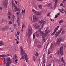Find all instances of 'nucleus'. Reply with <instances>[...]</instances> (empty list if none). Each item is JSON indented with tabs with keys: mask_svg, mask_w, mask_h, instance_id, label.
Instances as JSON below:
<instances>
[{
	"mask_svg": "<svg viewBox=\"0 0 66 66\" xmlns=\"http://www.w3.org/2000/svg\"><path fill=\"white\" fill-rule=\"evenodd\" d=\"M32 33V28L31 26H29L28 27V35L29 36H31Z\"/></svg>",
	"mask_w": 66,
	"mask_h": 66,
	"instance_id": "nucleus-3",
	"label": "nucleus"
},
{
	"mask_svg": "<svg viewBox=\"0 0 66 66\" xmlns=\"http://www.w3.org/2000/svg\"><path fill=\"white\" fill-rule=\"evenodd\" d=\"M38 52H36L35 54V56H38Z\"/></svg>",
	"mask_w": 66,
	"mask_h": 66,
	"instance_id": "nucleus-31",
	"label": "nucleus"
},
{
	"mask_svg": "<svg viewBox=\"0 0 66 66\" xmlns=\"http://www.w3.org/2000/svg\"><path fill=\"white\" fill-rule=\"evenodd\" d=\"M16 43L17 44H19V41H17L16 42Z\"/></svg>",
	"mask_w": 66,
	"mask_h": 66,
	"instance_id": "nucleus-55",
	"label": "nucleus"
},
{
	"mask_svg": "<svg viewBox=\"0 0 66 66\" xmlns=\"http://www.w3.org/2000/svg\"><path fill=\"white\" fill-rule=\"evenodd\" d=\"M42 60L43 61V64H45V56H44V55L43 56Z\"/></svg>",
	"mask_w": 66,
	"mask_h": 66,
	"instance_id": "nucleus-14",
	"label": "nucleus"
},
{
	"mask_svg": "<svg viewBox=\"0 0 66 66\" xmlns=\"http://www.w3.org/2000/svg\"><path fill=\"white\" fill-rule=\"evenodd\" d=\"M60 12H61V13H64L65 12V10L63 9H61V10H60Z\"/></svg>",
	"mask_w": 66,
	"mask_h": 66,
	"instance_id": "nucleus-22",
	"label": "nucleus"
},
{
	"mask_svg": "<svg viewBox=\"0 0 66 66\" xmlns=\"http://www.w3.org/2000/svg\"><path fill=\"white\" fill-rule=\"evenodd\" d=\"M12 7H14V9H15V11L16 12V11H18V12L19 10H20V9L19 8H17V7H16L15 5V4H14L13 2L12 3Z\"/></svg>",
	"mask_w": 66,
	"mask_h": 66,
	"instance_id": "nucleus-2",
	"label": "nucleus"
},
{
	"mask_svg": "<svg viewBox=\"0 0 66 66\" xmlns=\"http://www.w3.org/2000/svg\"><path fill=\"white\" fill-rule=\"evenodd\" d=\"M16 38H17L18 39H19V36H16Z\"/></svg>",
	"mask_w": 66,
	"mask_h": 66,
	"instance_id": "nucleus-52",
	"label": "nucleus"
},
{
	"mask_svg": "<svg viewBox=\"0 0 66 66\" xmlns=\"http://www.w3.org/2000/svg\"><path fill=\"white\" fill-rule=\"evenodd\" d=\"M50 7V9H53V7L51 5Z\"/></svg>",
	"mask_w": 66,
	"mask_h": 66,
	"instance_id": "nucleus-49",
	"label": "nucleus"
},
{
	"mask_svg": "<svg viewBox=\"0 0 66 66\" xmlns=\"http://www.w3.org/2000/svg\"><path fill=\"white\" fill-rule=\"evenodd\" d=\"M12 18H13V19H15V16L14 15H13L12 16Z\"/></svg>",
	"mask_w": 66,
	"mask_h": 66,
	"instance_id": "nucleus-51",
	"label": "nucleus"
},
{
	"mask_svg": "<svg viewBox=\"0 0 66 66\" xmlns=\"http://www.w3.org/2000/svg\"><path fill=\"white\" fill-rule=\"evenodd\" d=\"M55 62H56L57 63H60V60L59 59H56L55 61Z\"/></svg>",
	"mask_w": 66,
	"mask_h": 66,
	"instance_id": "nucleus-20",
	"label": "nucleus"
},
{
	"mask_svg": "<svg viewBox=\"0 0 66 66\" xmlns=\"http://www.w3.org/2000/svg\"><path fill=\"white\" fill-rule=\"evenodd\" d=\"M32 11L33 12H34V13H37V11H35V10H34V9H32Z\"/></svg>",
	"mask_w": 66,
	"mask_h": 66,
	"instance_id": "nucleus-25",
	"label": "nucleus"
},
{
	"mask_svg": "<svg viewBox=\"0 0 66 66\" xmlns=\"http://www.w3.org/2000/svg\"><path fill=\"white\" fill-rule=\"evenodd\" d=\"M52 57V55L51 54L50 55V56H48V58L49 59H50V58H51Z\"/></svg>",
	"mask_w": 66,
	"mask_h": 66,
	"instance_id": "nucleus-42",
	"label": "nucleus"
},
{
	"mask_svg": "<svg viewBox=\"0 0 66 66\" xmlns=\"http://www.w3.org/2000/svg\"><path fill=\"white\" fill-rule=\"evenodd\" d=\"M17 61H18V59H16L15 60V62H17Z\"/></svg>",
	"mask_w": 66,
	"mask_h": 66,
	"instance_id": "nucleus-60",
	"label": "nucleus"
},
{
	"mask_svg": "<svg viewBox=\"0 0 66 66\" xmlns=\"http://www.w3.org/2000/svg\"><path fill=\"white\" fill-rule=\"evenodd\" d=\"M32 16H30L29 17V19L31 20H32Z\"/></svg>",
	"mask_w": 66,
	"mask_h": 66,
	"instance_id": "nucleus-45",
	"label": "nucleus"
},
{
	"mask_svg": "<svg viewBox=\"0 0 66 66\" xmlns=\"http://www.w3.org/2000/svg\"><path fill=\"white\" fill-rule=\"evenodd\" d=\"M39 23H42V25L41 26V28H43V27H44V26L45 25V24L46 23V21H44L43 20H41L40 21H39Z\"/></svg>",
	"mask_w": 66,
	"mask_h": 66,
	"instance_id": "nucleus-7",
	"label": "nucleus"
},
{
	"mask_svg": "<svg viewBox=\"0 0 66 66\" xmlns=\"http://www.w3.org/2000/svg\"><path fill=\"white\" fill-rule=\"evenodd\" d=\"M25 26V25H24V24H23L22 25V28L23 29V28Z\"/></svg>",
	"mask_w": 66,
	"mask_h": 66,
	"instance_id": "nucleus-44",
	"label": "nucleus"
},
{
	"mask_svg": "<svg viewBox=\"0 0 66 66\" xmlns=\"http://www.w3.org/2000/svg\"><path fill=\"white\" fill-rule=\"evenodd\" d=\"M8 19H10L11 18V16H8Z\"/></svg>",
	"mask_w": 66,
	"mask_h": 66,
	"instance_id": "nucleus-56",
	"label": "nucleus"
},
{
	"mask_svg": "<svg viewBox=\"0 0 66 66\" xmlns=\"http://www.w3.org/2000/svg\"><path fill=\"white\" fill-rule=\"evenodd\" d=\"M58 17V16L57 15H56L55 16V18H56Z\"/></svg>",
	"mask_w": 66,
	"mask_h": 66,
	"instance_id": "nucleus-54",
	"label": "nucleus"
},
{
	"mask_svg": "<svg viewBox=\"0 0 66 66\" xmlns=\"http://www.w3.org/2000/svg\"><path fill=\"white\" fill-rule=\"evenodd\" d=\"M20 19L19 18H18L17 19V22H20Z\"/></svg>",
	"mask_w": 66,
	"mask_h": 66,
	"instance_id": "nucleus-37",
	"label": "nucleus"
},
{
	"mask_svg": "<svg viewBox=\"0 0 66 66\" xmlns=\"http://www.w3.org/2000/svg\"><path fill=\"white\" fill-rule=\"evenodd\" d=\"M61 61L62 63H65V61L64 60V59H63V58H62L61 59Z\"/></svg>",
	"mask_w": 66,
	"mask_h": 66,
	"instance_id": "nucleus-28",
	"label": "nucleus"
},
{
	"mask_svg": "<svg viewBox=\"0 0 66 66\" xmlns=\"http://www.w3.org/2000/svg\"><path fill=\"white\" fill-rule=\"evenodd\" d=\"M42 27H41V28H39L38 30L39 32H40L41 31V29H42V28H41Z\"/></svg>",
	"mask_w": 66,
	"mask_h": 66,
	"instance_id": "nucleus-43",
	"label": "nucleus"
},
{
	"mask_svg": "<svg viewBox=\"0 0 66 66\" xmlns=\"http://www.w3.org/2000/svg\"><path fill=\"white\" fill-rule=\"evenodd\" d=\"M11 64V62L9 61H7L6 63V66H9V65H10Z\"/></svg>",
	"mask_w": 66,
	"mask_h": 66,
	"instance_id": "nucleus-13",
	"label": "nucleus"
},
{
	"mask_svg": "<svg viewBox=\"0 0 66 66\" xmlns=\"http://www.w3.org/2000/svg\"><path fill=\"white\" fill-rule=\"evenodd\" d=\"M5 22V21L4 20V19H3L1 20V23H3V22Z\"/></svg>",
	"mask_w": 66,
	"mask_h": 66,
	"instance_id": "nucleus-21",
	"label": "nucleus"
},
{
	"mask_svg": "<svg viewBox=\"0 0 66 66\" xmlns=\"http://www.w3.org/2000/svg\"><path fill=\"white\" fill-rule=\"evenodd\" d=\"M21 58L22 59H23V60H24V57L23 56H22L21 57Z\"/></svg>",
	"mask_w": 66,
	"mask_h": 66,
	"instance_id": "nucleus-50",
	"label": "nucleus"
},
{
	"mask_svg": "<svg viewBox=\"0 0 66 66\" xmlns=\"http://www.w3.org/2000/svg\"><path fill=\"white\" fill-rule=\"evenodd\" d=\"M17 27V25L16 24H14V27Z\"/></svg>",
	"mask_w": 66,
	"mask_h": 66,
	"instance_id": "nucleus-61",
	"label": "nucleus"
},
{
	"mask_svg": "<svg viewBox=\"0 0 66 66\" xmlns=\"http://www.w3.org/2000/svg\"><path fill=\"white\" fill-rule=\"evenodd\" d=\"M16 14H17V15H19V12H17L16 13Z\"/></svg>",
	"mask_w": 66,
	"mask_h": 66,
	"instance_id": "nucleus-57",
	"label": "nucleus"
},
{
	"mask_svg": "<svg viewBox=\"0 0 66 66\" xmlns=\"http://www.w3.org/2000/svg\"><path fill=\"white\" fill-rule=\"evenodd\" d=\"M45 36H43L42 37V38L43 39V40H42V41L43 43H44L45 42Z\"/></svg>",
	"mask_w": 66,
	"mask_h": 66,
	"instance_id": "nucleus-17",
	"label": "nucleus"
},
{
	"mask_svg": "<svg viewBox=\"0 0 66 66\" xmlns=\"http://www.w3.org/2000/svg\"><path fill=\"white\" fill-rule=\"evenodd\" d=\"M62 40V38H60L57 40V43H60L61 42V41Z\"/></svg>",
	"mask_w": 66,
	"mask_h": 66,
	"instance_id": "nucleus-18",
	"label": "nucleus"
},
{
	"mask_svg": "<svg viewBox=\"0 0 66 66\" xmlns=\"http://www.w3.org/2000/svg\"><path fill=\"white\" fill-rule=\"evenodd\" d=\"M0 57H2V60L4 62L3 64V65H5L6 64V60H5V57L4 56V55H0Z\"/></svg>",
	"mask_w": 66,
	"mask_h": 66,
	"instance_id": "nucleus-5",
	"label": "nucleus"
},
{
	"mask_svg": "<svg viewBox=\"0 0 66 66\" xmlns=\"http://www.w3.org/2000/svg\"><path fill=\"white\" fill-rule=\"evenodd\" d=\"M60 51H57L56 54L57 55H60Z\"/></svg>",
	"mask_w": 66,
	"mask_h": 66,
	"instance_id": "nucleus-23",
	"label": "nucleus"
},
{
	"mask_svg": "<svg viewBox=\"0 0 66 66\" xmlns=\"http://www.w3.org/2000/svg\"><path fill=\"white\" fill-rule=\"evenodd\" d=\"M32 59L34 61H36V58L35 56H34L32 57Z\"/></svg>",
	"mask_w": 66,
	"mask_h": 66,
	"instance_id": "nucleus-19",
	"label": "nucleus"
},
{
	"mask_svg": "<svg viewBox=\"0 0 66 66\" xmlns=\"http://www.w3.org/2000/svg\"><path fill=\"white\" fill-rule=\"evenodd\" d=\"M40 32L42 34V37L44 36H47V34H45L44 32H42V31H40Z\"/></svg>",
	"mask_w": 66,
	"mask_h": 66,
	"instance_id": "nucleus-12",
	"label": "nucleus"
},
{
	"mask_svg": "<svg viewBox=\"0 0 66 66\" xmlns=\"http://www.w3.org/2000/svg\"><path fill=\"white\" fill-rule=\"evenodd\" d=\"M57 3H55L54 6L55 8V7H56V6H57Z\"/></svg>",
	"mask_w": 66,
	"mask_h": 66,
	"instance_id": "nucleus-32",
	"label": "nucleus"
},
{
	"mask_svg": "<svg viewBox=\"0 0 66 66\" xmlns=\"http://www.w3.org/2000/svg\"><path fill=\"white\" fill-rule=\"evenodd\" d=\"M52 5V3L49 4L48 5V7H50V6H51Z\"/></svg>",
	"mask_w": 66,
	"mask_h": 66,
	"instance_id": "nucleus-39",
	"label": "nucleus"
},
{
	"mask_svg": "<svg viewBox=\"0 0 66 66\" xmlns=\"http://www.w3.org/2000/svg\"><path fill=\"white\" fill-rule=\"evenodd\" d=\"M50 49V48H49L48 50V54H50V53H51V52L50 51V50H49V49Z\"/></svg>",
	"mask_w": 66,
	"mask_h": 66,
	"instance_id": "nucleus-30",
	"label": "nucleus"
},
{
	"mask_svg": "<svg viewBox=\"0 0 66 66\" xmlns=\"http://www.w3.org/2000/svg\"><path fill=\"white\" fill-rule=\"evenodd\" d=\"M35 42L36 43H39V40L38 39H36L35 40Z\"/></svg>",
	"mask_w": 66,
	"mask_h": 66,
	"instance_id": "nucleus-29",
	"label": "nucleus"
},
{
	"mask_svg": "<svg viewBox=\"0 0 66 66\" xmlns=\"http://www.w3.org/2000/svg\"><path fill=\"white\" fill-rule=\"evenodd\" d=\"M33 21H35V22H36L37 21H38V18L37 16H36L35 15H33Z\"/></svg>",
	"mask_w": 66,
	"mask_h": 66,
	"instance_id": "nucleus-9",
	"label": "nucleus"
},
{
	"mask_svg": "<svg viewBox=\"0 0 66 66\" xmlns=\"http://www.w3.org/2000/svg\"><path fill=\"white\" fill-rule=\"evenodd\" d=\"M38 6L39 7L40 9H42V6L40 5H38Z\"/></svg>",
	"mask_w": 66,
	"mask_h": 66,
	"instance_id": "nucleus-27",
	"label": "nucleus"
},
{
	"mask_svg": "<svg viewBox=\"0 0 66 66\" xmlns=\"http://www.w3.org/2000/svg\"><path fill=\"white\" fill-rule=\"evenodd\" d=\"M26 61L27 63H28V57L25 58Z\"/></svg>",
	"mask_w": 66,
	"mask_h": 66,
	"instance_id": "nucleus-38",
	"label": "nucleus"
},
{
	"mask_svg": "<svg viewBox=\"0 0 66 66\" xmlns=\"http://www.w3.org/2000/svg\"><path fill=\"white\" fill-rule=\"evenodd\" d=\"M20 33V32L19 31H18L17 32V34L18 35H19V34Z\"/></svg>",
	"mask_w": 66,
	"mask_h": 66,
	"instance_id": "nucleus-53",
	"label": "nucleus"
},
{
	"mask_svg": "<svg viewBox=\"0 0 66 66\" xmlns=\"http://www.w3.org/2000/svg\"><path fill=\"white\" fill-rule=\"evenodd\" d=\"M65 33V31H62V32H61V34H64V33Z\"/></svg>",
	"mask_w": 66,
	"mask_h": 66,
	"instance_id": "nucleus-48",
	"label": "nucleus"
},
{
	"mask_svg": "<svg viewBox=\"0 0 66 66\" xmlns=\"http://www.w3.org/2000/svg\"><path fill=\"white\" fill-rule=\"evenodd\" d=\"M63 46H61L60 47V54L62 55V56L63 55Z\"/></svg>",
	"mask_w": 66,
	"mask_h": 66,
	"instance_id": "nucleus-8",
	"label": "nucleus"
},
{
	"mask_svg": "<svg viewBox=\"0 0 66 66\" xmlns=\"http://www.w3.org/2000/svg\"><path fill=\"white\" fill-rule=\"evenodd\" d=\"M3 30H8V27L7 26H5L4 28H2Z\"/></svg>",
	"mask_w": 66,
	"mask_h": 66,
	"instance_id": "nucleus-15",
	"label": "nucleus"
},
{
	"mask_svg": "<svg viewBox=\"0 0 66 66\" xmlns=\"http://www.w3.org/2000/svg\"><path fill=\"white\" fill-rule=\"evenodd\" d=\"M64 21L63 20H60L59 21V23H62Z\"/></svg>",
	"mask_w": 66,
	"mask_h": 66,
	"instance_id": "nucleus-33",
	"label": "nucleus"
},
{
	"mask_svg": "<svg viewBox=\"0 0 66 66\" xmlns=\"http://www.w3.org/2000/svg\"><path fill=\"white\" fill-rule=\"evenodd\" d=\"M63 4L62 3L60 5V6H63Z\"/></svg>",
	"mask_w": 66,
	"mask_h": 66,
	"instance_id": "nucleus-59",
	"label": "nucleus"
},
{
	"mask_svg": "<svg viewBox=\"0 0 66 66\" xmlns=\"http://www.w3.org/2000/svg\"><path fill=\"white\" fill-rule=\"evenodd\" d=\"M10 58H8L6 60L7 61H8V62H9L10 61Z\"/></svg>",
	"mask_w": 66,
	"mask_h": 66,
	"instance_id": "nucleus-35",
	"label": "nucleus"
},
{
	"mask_svg": "<svg viewBox=\"0 0 66 66\" xmlns=\"http://www.w3.org/2000/svg\"><path fill=\"white\" fill-rule=\"evenodd\" d=\"M57 15H58V16H60V13H58L57 14Z\"/></svg>",
	"mask_w": 66,
	"mask_h": 66,
	"instance_id": "nucleus-62",
	"label": "nucleus"
},
{
	"mask_svg": "<svg viewBox=\"0 0 66 66\" xmlns=\"http://www.w3.org/2000/svg\"><path fill=\"white\" fill-rule=\"evenodd\" d=\"M62 30L63 28H60L59 30H58V31L56 32L55 34V36H56V37H57V36H58L60 35V34L61 32L62 31Z\"/></svg>",
	"mask_w": 66,
	"mask_h": 66,
	"instance_id": "nucleus-4",
	"label": "nucleus"
},
{
	"mask_svg": "<svg viewBox=\"0 0 66 66\" xmlns=\"http://www.w3.org/2000/svg\"><path fill=\"white\" fill-rule=\"evenodd\" d=\"M20 49L21 50V53L22 54V56L24 55L25 56V58L27 56V54L26 53H25V51L23 49V47L22 46L20 47Z\"/></svg>",
	"mask_w": 66,
	"mask_h": 66,
	"instance_id": "nucleus-1",
	"label": "nucleus"
},
{
	"mask_svg": "<svg viewBox=\"0 0 66 66\" xmlns=\"http://www.w3.org/2000/svg\"><path fill=\"white\" fill-rule=\"evenodd\" d=\"M53 1L55 2V3H57V0H53Z\"/></svg>",
	"mask_w": 66,
	"mask_h": 66,
	"instance_id": "nucleus-47",
	"label": "nucleus"
},
{
	"mask_svg": "<svg viewBox=\"0 0 66 66\" xmlns=\"http://www.w3.org/2000/svg\"><path fill=\"white\" fill-rule=\"evenodd\" d=\"M9 24H12V21H9Z\"/></svg>",
	"mask_w": 66,
	"mask_h": 66,
	"instance_id": "nucleus-40",
	"label": "nucleus"
},
{
	"mask_svg": "<svg viewBox=\"0 0 66 66\" xmlns=\"http://www.w3.org/2000/svg\"><path fill=\"white\" fill-rule=\"evenodd\" d=\"M7 15L9 16H11L12 15V14L11 13V12H8L7 13Z\"/></svg>",
	"mask_w": 66,
	"mask_h": 66,
	"instance_id": "nucleus-24",
	"label": "nucleus"
},
{
	"mask_svg": "<svg viewBox=\"0 0 66 66\" xmlns=\"http://www.w3.org/2000/svg\"><path fill=\"white\" fill-rule=\"evenodd\" d=\"M18 23V26H20V22H17Z\"/></svg>",
	"mask_w": 66,
	"mask_h": 66,
	"instance_id": "nucleus-46",
	"label": "nucleus"
},
{
	"mask_svg": "<svg viewBox=\"0 0 66 66\" xmlns=\"http://www.w3.org/2000/svg\"><path fill=\"white\" fill-rule=\"evenodd\" d=\"M42 47V45H39L37 46V47L38 48H40Z\"/></svg>",
	"mask_w": 66,
	"mask_h": 66,
	"instance_id": "nucleus-34",
	"label": "nucleus"
},
{
	"mask_svg": "<svg viewBox=\"0 0 66 66\" xmlns=\"http://www.w3.org/2000/svg\"><path fill=\"white\" fill-rule=\"evenodd\" d=\"M23 13L25 14L26 13V11H25V9H24V11H23Z\"/></svg>",
	"mask_w": 66,
	"mask_h": 66,
	"instance_id": "nucleus-58",
	"label": "nucleus"
},
{
	"mask_svg": "<svg viewBox=\"0 0 66 66\" xmlns=\"http://www.w3.org/2000/svg\"><path fill=\"white\" fill-rule=\"evenodd\" d=\"M4 3V4L6 6V8L7 7V2H6V0H5V1L3 2V3Z\"/></svg>",
	"mask_w": 66,
	"mask_h": 66,
	"instance_id": "nucleus-11",
	"label": "nucleus"
},
{
	"mask_svg": "<svg viewBox=\"0 0 66 66\" xmlns=\"http://www.w3.org/2000/svg\"><path fill=\"white\" fill-rule=\"evenodd\" d=\"M36 14L37 15H41V14L40 13V12H39L37 11V12L36 13Z\"/></svg>",
	"mask_w": 66,
	"mask_h": 66,
	"instance_id": "nucleus-16",
	"label": "nucleus"
},
{
	"mask_svg": "<svg viewBox=\"0 0 66 66\" xmlns=\"http://www.w3.org/2000/svg\"><path fill=\"white\" fill-rule=\"evenodd\" d=\"M59 26H57L55 28L53 32L51 35L52 36H53V35H54V34H55V32H56V31L57 30H58V29H59Z\"/></svg>",
	"mask_w": 66,
	"mask_h": 66,
	"instance_id": "nucleus-6",
	"label": "nucleus"
},
{
	"mask_svg": "<svg viewBox=\"0 0 66 66\" xmlns=\"http://www.w3.org/2000/svg\"><path fill=\"white\" fill-rule=\"evenodd\" d=\"M34 27L35 28H36L37 29L38 28H39V26L38 23H36L34 24Z\"/></svg>",
	"mask_w": 66,
	"mask_h": 66,
	"instance_id": "nucleus-10",
	"label": "nucleus"
},
{
	"mask_svg": "<svg viewBox=\"0 0 66 66\" xmlns=\"http://www.w3.org/2000/svg\"><path fill=\"white\" fill-rule=\"evenodd\" d=\"M50 15V14H49V13H48L47 15V16H49Z\"/></svg>",
	"mask_w": 66,
	"mask_h": 66,
	"instance_id": "nucleus-64",
	"label": "nucleus"
},
{
	"mask_svg": "<svg viewBox=\"0 0 66 66\" xmlns=\"http://www.w3.org/2000/svg\"><path fill=\"white\" fill-rule=\"evenodd\" d=\"M36 37H39V34H36Z\"/></svg>",
	"mask_w": 66,
	"mask_h": 66,
	"instance_id": "nucleus-36",
	"label": "nucleus"
},
{
	"mask_svg": "<svg viewBox=\"0 0 66 66\" xmlns=\"http://www.w3.org/2000/svg\"><path fill=\"white\" fill-rule=\"evenodd\" d=\"M0 10H2V7H0Z\"/></svg>",
	"mask_w": 66,
	"mask_h": 66,
	"instance_id": "nucleus-63",
	"label": "nucleus"
},
{
	"mask_svg": "<svg viewBox=\"0 0 66 66\" xmlns=\"http://www.w3.org/2000/svg\"><path fill=\"white\" fill-rule=\"evenodd\" d=\"M4 45L2 41L0 42V46H3Z\"/></svg>",
	"mask_w": 66,
	"mask_h": 66,
	"instance_id": "nucleus-26",
	"label": "nucleus"
},
{
	"mask_svg": "<svg viewBox=\"0 0 66 66\" xmlns=\"http://www.w3.org/2000/svg\"><path fill=\"white\" fill-rule=\"evenodd\" d=\"M33 39H34L35 38V34H33Z\"/></svg>",
	"mask_w": 66,
	"mask_h": 66,
	"instance_id": "nucleus-41",
	"label": "nucleus"
}]
</instances>
